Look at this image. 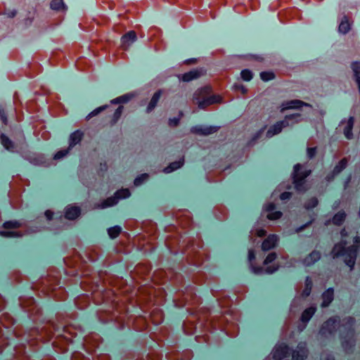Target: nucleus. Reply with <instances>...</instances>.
<instances>
[{
  "instance_id": "obj_1",
  "label": "nucleus",
  "mask_w": 360,
  "mask_h": 360,
  "mask_svg": "<svg viewBox=\"0 0 360 360\" xmlns=\"http://www.w3.org/2000/svg\"><path fill=\"white\" fill-rule=\"evenodd\" d=\"M354 319L347 317L344 319L342 322L339 317L335 316L330 318L322 325L319 333L321 336L328 338L339 330L342 340V345L344 349L348 352L353 347L354 343Z\"/></svg>"
},
{
  "instance_id": "obj_2",
  "label": "nucleus",
  "mask_w": 360,
  "mask_h": 360,
  "mask_svg": "<svg viewBox=\"0 0 360 360\" xmlns=\"http://www.w3.org/2000/svg\"><path fill=\"white\" fill-rule=\"evenodd\" d=\"M347 235L346 229H342L341 231L342 240L339 243L335 245L331 255L334 259L342 257L345 263L350 267V270H352L356 259L357 250L360 247V238L354 237L353 245L347 247L349 243L344 239Z\"/></svg>"
},
{
  "instance_id": "obj_3",
  "label": "nucleus",
  "mask_w": 360,
  "mask_h": 360,
  "mask_svg": "<svg viewBox=\"0 0 360 360\" xmlns=\"http://www.w3.org/2000/svg\"><path fill=\"white\" fill-rule=\"evenodd\" d=\"M221 97L219 95L212 94V89L210 86H205L198 89L193 94V102L198 105L200 109H205L207 107L220 103Z\"/></svg>"
},
{
  "instance_id": "obj_4",
  "label": "nucleus",
  "mask_w": 360,
  "mask_h": 360,
  "mask_svg": "<svg viewBox=\"0 0 360 360\" xmlns=\"http://www.w3.org/2000/svg\"><path fill=\"white\" fill-rule=\"evenodd\" d=\"M23 224L20 221H7L2 225L4 230L0 231V236L6 238L21 237L24 235V232L20 230Z\"/></svg>"
},
{
  "instance_id": "obj_5",
  "label": "nucleus",
  "mask_w": 360,
  "mask_h": 360,
  "mask_svg": "<svg viewBox=\"0 0 360 360\" xmlns=\"http://www.w3.org/2000/svg\"><path fill=\"white\" fill-rule=\"evenodd\" d=\"M309 170L304 169L300 164H297L294 167L293 184L295 189L298 192H304L307 190L305 186V179L310 174Z\"/></svg>"
},
{
  "instance_id": "obj_6",
  "label": "nucleus",
  "mask_w": 360,
  "mask_h": 360,
  "mask_svg": "<svg viewBox=\"0 0 360 360\" xmlns=\"http://www.w3.org/2000/svg\"><path fill=\"white\" fill-rule=\"evenodd\" d=\"M311 107V105L307 103H305L301 100L295 99L288 101L282 103L280 107V112L281 113L285 112L287 110H300L302 107Z\"/></svg>"
},
{
  "instance_id": "obj_7",
  "label": "nucleus",
  "mask_w": 360,
  "mask_h": 360,
  "mask_svg": "<svg viewBox=\"0 0 360 360\" xmlns=\"http://www.w3.org/2000/svg\"><path fill=\"white\" fill-rule=\"evenodd\" d=\"M205 74V71L202 68L193 69L183 75H179V79L184 82H190L198 79Z\"/></svg>"
},
{
  "instance_id": "obj_8",
  "label": "nucleus",
  "mask_w": 360,
  "mask_h": 360,
  "mask_svg": "<svg viewBox=\"0 0 360 360\" xmlns=\"http://www.w3.org/2000/svg\"><path fill=\"white\" fill-rule=\"evenodd\" d=\"M307 354L308 349H307L306 343L300 342L297 348L292 351V360H304L307 358Z\"/></svg>"
},
{
  "instance_id": "obj_9",
  "label": "nucleus",
  "mask_w": 360,
  "mask_h": 360,
  "mask_svg": "<svg viewBox=\"0 0 360 360\" xmlns=\"http://www.w3.org/2000/svg\"><path fill=\"white\" fill-rule=\"evenodd\" d=\"M289 347L284 345H276L272 352V356L275 360H282L285 358L289 353Z\"/></svg>"
},
{
  "instance_id": "obj_10",
  "label": "nucleus",
  "mask_w": 360,
  "mask_h": 360,
  "mask_svg": "<svg viewBox=\"0 0 360 360\" xmlns=\"http://www.w3.org/2000/svg\"><path fill=\"white\" fill-rule=\"evenodd\" d=\"M217 127L195 126L191 128V131L193 134L207 136L217 132Z\"/></svg>"
},
{
  "instance_id": "obj_11",
  "label": "nucleus",
  "mask_w": 360,
  "mask_h": 360,
  "mask_svg": "<svg viewBox=\"0 0 360 360\" xmlns=\"http://www.w3.org/2000/svg\"><path fill=\"white\" fill-rule=\"evenodd\" d=\"M353 20L352 17L344 15L339 24L338 30L340 33L347 34L350 30Z\"/></svg>"
},
{
  "instance_id": "obj_12",
  "label": "nucleus",
  "mask_w": 360,
  "mask_h": 360,
  "mask_svg": "<svg viewBox=\"0 0 360 360\" xmlns=\"http://www.w3.org/2000/svg\"><path fill=\"white\" fill-rule=\"evenodd\" d=\"M80 208L76 205H70L65 209V217L69 220L75 219L80 215Z\"/></svg>"
},
{
  "instance_id": "obj_13",
  "label": "nucleus",
  "mask_w": 360,
  "mask_h": 360,
  "mask_svg": "<svg viewBox=\"0 0 360 360\" xmlns=\"http://www.w3.org/2000/svg\"><path fill=\"white\" fill-rule=\"evenodd\" d=\"M137 39L136 34L134 31H129L122 37V46L124 50H127L129 46L133 44Z\"/></svg>"
},
{
  "instance_id": "obj_14",
  "label": "nucleus",
  "mask_w": 360,
  "mask_h": 360,
  "mask_svg": "<svg viewBox=\"0 0 360 360\" xmlns=\"http://www.w3.org/2000/svg\"><path fill=\"white\" fill-rule=\"evenodd\" d=\"M285 124L283 120L277 122L274 125L271 126L267 132H266V136L268 138H271L274 136V135L280 134L283 129L286 128Z\"/></svg>"
},
{
  "instance_id": "obj_15",
  "label": "nucleus",
  "mask_w": 360,
  "mask_h": 360,
  "mask_svg": "<svg viewBox=\"0 0 360 360\" xmlns=\"http://www.w3.org/2000/svg\"><path fill=\"white\" fill-rule=\"evenodd\" d=\"M278 241V238L275 234L269 235L262 243V249L264 251L269 250L275 248Z\"/></svg>"
},
{
  "instance_id": "obj_16",
  "label": "nucleus",
  "mask_w": 360,
  "mask_h": 360,
  "mask_svg": "<svg viewBox=\"0 0 360 360\" xmlns=\"http://www.w3.org/2000/svg\"><path fill=\"white\" fill-rule=\"evenodd\" d=\"M302 115L300 113H294L285 116L283 120L287 127H292L302 121Z\"/></svg>"
},
{
  "instance_id": "obj_17",
  "label": "nucleus",
  "mask_w": 360,
  "mask_h": 360,
  "mask_svg": "<svg viewBox=\"0 0 360 360\" xmlns=\"http://www.w3.org/2000/svg\"><path fill=\"white\" fill-rule=\"evenodd\" d=\"M83 136L84 134L80 130H77L72 133L69 139V148H71L79 143L82 139Z\"/></svg>"
},
{
  "instance_id": "obj_18",
  "label": "nucleus",
  "mask_w": 360,
  "mask_h": 360,
  "mask_svg": "<svg viewBox=\"0 0 360 360\" xmlns=\"http://www.w3.org/2000/svg\"><path fill=\"white\" fill-rule=\"evenodd\" d=\"M321 258V253L319 251H312L303 259V264L306 266L314 264L316 262Z\"/></svg>"
},
{
  "instance_id": "obj_19",
  "label": "nucleus",
  "mask_w": 360,
  "mask_h": 360,
  "mask_svg": "<svg viewBox=\"0 0 360 360\" xmlns=\"http://www.w3.org/2000/svg\"><path fill=\"white\" fill-rule=\"evenodd\" d=\"M0 141L3 146L11 152H14L15 147L14 143L5 134H1Z\"/></svg>"
},
{
  "instance_id": "obj_20",
  "label": "nucleus",
  "mask_w": 360,
  "mask_h": 360,
  "mask_svg": "<svg viewBox=\"0 0 360 360\" xmlns=\"http://www.w3.org/2000/svg\"><path fill=\"white\" fill-rule=\"evenodd\" d=\"M316 307H310L307 309H306L302 314L300 320L302 323H304V326H306L307 323L310 320V319L312 317V316L316 312Z\"/></svg>"
},
{
  "instance_id": "obj_21",
  "label": "nucleus",
  "mask_w": 360,
  "mask_h": 360,
  "mask_svg": "<svg viewBox=\"0 0 360 360\" xmlns=\"http://www.w3.org/2000/svg\"><path fill=\"white\" fill-rule=\"evenodd\" d=\"M334 291L333 288H329L322 295V307H328L333 300Z\"/></svg>"
},
{
  "instance_id": "obj_22",
  "label": "nucleus",
  "mask_w": 360,
  "mask_h": 360,
  "mask_svg": "<svg viewBox=\"0 0 360 360\" xmlns=\"http://www.w3.org/2000/svg\"><path fill=\"white\" fill-rule=\"evenodd\" d=\"M161 93H162V90H158L153 94V96L152 98L150 99V101L149 102V104L147 107V109H146L147 112H150L152 110H154V108L157 105V103L160 98Z\"/></svg>"
},
{
  "instance_id": "obj_23",
  "label": "nucleus",
  "mask_w": 360,
  "mask_h": 360,
  "mask_svg": "<svg viewBox=\"0 0 360 360\" xmlns=\"http://www.w3.org/2000/svg\"><path fill=\"white\" fill-rule=\"evenodd\" d=\"M118 202V200L115 195L114 196H111L104 200L101 205L97 206L98 208L104 209L108 207H111L116 205Z\"/></svg>"
},
{
  "instance_id": "obj_24",
  "label": "nucleus",
  "mask_w": 360,
  "mask_h": 360,
  "mask_svg": "<svg viewBox=\"0 0 360 360\" xmlns=\"http://www.w3.org/2000/svg\"><path fill=\"white\" fill-rule=\"evenodd\" d=\"M354 126V118L350 117L347 122L346 126L344 128V134L347 139H351L353 137L352 129Z\"/></svg>"
},
{
  "instance_id": "obj_25",
  "label": "nucleus",
  "mask_w": 360,
  "mask_h": 360,
  "mask_svg": "<svg viewBox=\"0 0 360 360\" xmlns=\"http://www.w3.org/2000/svg\"><path fill=\"white\" fill-rule=\"evenodd\" d=\"M124 107L122 105H120L114 112L112 116L109 120V124L110 126L114 125L118 120L120 118L122 113L123 112Z\"/></svg>"
},
{
  "instance_id": "obj_26",
  "label": "nucleus",
  "mask_w": 360,
  "mask_h": 360,
  "mask_svg": "<svg viewBox=\"0 0 360 360\" xmlns=\"http://www.w3.org/2000/svg\"><path fill=\"white\" fill-rule=\"evenodd\" d=\"M278 269V265L273 264L269 266H266L265 269L259 268L258 269H254L255 273L261 274V273H266V274H273Z\"/></svg>"
},
{
  "instance_id": "obj_27",
  "label": "nucleus",
  "mask_w": 360,
  "mask_h": 360,
  "mask_svg": "<svg viewBox=\"0 0 360 360\" xmlns=\"http://www.w3.org/2000/svg\"><path fill=\"white\" fill-rule=\"evenodd\" d=\"M184 164V160L172 162L169 166L164 169V172L170 173L179 168H180Z\"/></svg>"
},
{
  "instance_id": "obj_28",
  "label": "nucleus",
  "mask_w": 360,
  "mask_h": 360,
  "mask_svg": "<svg viewBox=\"0 0 360 360\" xmlns=\"http://www.w3.org/2000/svg\"><path fill=\"white\" fill-rule=\"evenodd\" d=\"M348 160L346 158L342 159L338 164L335 167L333 173L338 174L341 172L347 165Z\"/></svg>"
},
{
  "instance_id": "obj_29",
  "label": "nucleus",
  "mask_w": 360,
  "mask_h": 360,
  "mask_svg": "<svg viewBox=\"0 0 360 360\" xmlns=\"http://www.w3.org/2000/svg\"><path fill=\"white\" fill-rule=\"evenodd\" d=\"M51 8L56 11H63L66 9L63 0H52L51 2Z\"/></svg>"
},
{
  "instance_id": "obj_30",
  "label": "nucleus",
  "mask_w": 360,
  "mask_h": 360,
  "mask_svg": "<svg viewBox=\"0 0 360 360\" xmlns=\"http://www.w3.org/2000/svg\"><path fill=\"white\" fill-rule=\"evenodd\" d=\"M346 214L344 212H338L333 218V223L335 225H340L345 221Z\"/></svg>"
},
{
  "instance_id": "obj_31",
  "label": "nucleus",
  "mask_w": 360,
  "mask_h": 360,
  "mask_svg": "<svg viewBox=\"0 0 360 360\" xmlns=\"http://www.w3.org/2000/svg\"><path fill=\"white\" fill-rule=\"evenodd\" d=\"M312 288V281L309 277H307L305 281V288L302 292V296L307 297L309 295Z\"/></svg>"
},
{
  "instance_id": "obj_32",
  "label": "nucleus",
  "mask_w": 360,
  "mask_h": 360,
  "mask_svg": "<svg viewBox=\"0 0 360 360\" xmlns=\"http://www.w3.org/2000/svg\"><path fill=\"white\" fill-rule=\"evenodd\" d=\"M115 196L117 197V200L127 198L130 195V191L127 188L121 189L117 191L115 193Z\"/></svg>"
},
{
  "instance_id": "obj_33",
  "label": "nucleus",
  "mask_w": 360,
  "mask_h": 360,
  "mask_svg": "<svg viewBox=\"0 0 360 360\" xmlns=\"http://www.w3.org/2000/svg\"><path fill=\"white\" fill-rule=\"evenodd\" d=\"M152 321L155 324H160L162 321V314L161 311H153L151 314Z\"/></svg>"
},
{
  "instance_id": "obj_34",
  "label": "nucleus",
  "mask_w": 360,
  "mask_h": 360,
  "mask_svg": "<svg viewBox=\"0 0 360 360\" xmlns=\"http://www.w3.org/2000/svg\"><path fill=\"white\" fill-rule=\"evenodd\" d=\"M120 232L121 228L117 226L111 227L108 230V235L111 238H117L120 235Z\"/></svg>"
},
{
  "instance_id": "obj_35",
  "label": "nucleus",
  "mask_w": 360,
  "mask_h": 360,
  "mask_svg": "<svg viewBox=\"0 0 360 360\" xmlns=\"http://www.w3.org/2000/svg\"><path fill=\"white\" fill-rule=\"evenodd\" d=\"M131 99V96L129 94H125L123 96H121L120 97H117L113 100L111 101L112 103H126Z\"/></svg>"
},
{
  "instance_id": "obj_36",
  "label": "nucleus",
  "mask_w": 360,
  "mask_h": 360,
  "mask_svg": "<svg viewBox=\"0 0 360 360\" xmlns=\"http://www.w3.org/2000/svg\"><path fill=\"white\" fill-rule=\"evenodd\" d=\"M318 202L319 201L316 198H311L304 203V207L307 210L312 209L318 205Z\"/></svg>"
},
{
  "instance_id": "obj_37",
  "label": "nucleus",
  "mask_w": 360,
  "mask_h": 360,
  "mask_svg": "<svg viewBox=\"0 0 360 360\" xmlns=\"http://www.w3.org/2000/svg\"><path fill=\"white\" fill-rule=\"evenodd\" d=\"M240 76L244 81L248 82L252 79L253 74L250 70L245 69L241 71Z\"/></svg>"
},
{
  "instance_id": "obj_38",
  "label": "nucleus",
  "mask_w": 360,
  "mask_h": 360,
  "mask_svg": "<svg viewBox=\"0 0 360 360\" xmlns=\"http://www.w3.org/2000/svg\"><path fill=\"white\" fill-rule=\"evenodd\" d=\"M261 79L264 82H268L275 78V75L272 72H262L260 73Z\"/></svg>"
},
{
  "instance_id": "obj_39",
  "label": "nucleus",
  "mask_w": 360,
  "mask_h": 360,
  "mask_svg": "<svg viewBox=\"0 0 360 360\" xmlns=\"http://www.w3.org/2000/svg\"><path fill=\"white\" fill-rule=\"evenodd\" d=\"M107 108H108V105H103V106H101V107H98V108H96L95 110H94L92 112H91L87 115L86 120H89L91 117H94L96 115H98L100 112H101L102 111L105 110Z\"/></svg>"
},
{
  "instance_id": "obj_40",
  "label": "nucleus",
  "mask_w": 360,
  "mask_h": 360,
  "mask_svg": "<svg viewBox=\"0 0 360 360\" xmlns=\"http://www.w3.org/2000/svg\"><path fill=\"white\" fill-rule=\"evenodd\" d=\"M70 149V148H68L67 149H63L58 151L54 155V159L57 160L63 159L68 154Z\"/></svg>"
},
{
  "instance_id": "obj_41",
  "label": "nucleus",
  "mask_w": 360,
  "mask_h": 360,
  "mask_svg": "<svg viewBox=\"0 0 360 360\" xmlns=\"http://www.w3.org/2000/svg\"><path fill=\"white\" fill-rule=\"evenodd\" d=\"M276 257L277 255L275 252L269 253L264 261V265L267 266L269 264L274 262L276 259Z\"/></svg>"
},
{
  "instance_id": "obj_42",
  "label": "nucleus",
  "mask_w": 360,
  "mask_h": 360,
  "mask_svg": "<svg viewBox=\"0 0 360 360\" xmlns=\"http://www.w3.org/2000/svg\"><path fill=\"white\" fill-rule=\"evenodd\" d=\"M148 178V175L147 174H143L141 176L137 177L134 180V185L138 186H140L143 181L147 180Z\"/></svg>"
},
{
  "instance_id": "obj_43",
  "label": "nucleus",
  "mask_w": 360,
  "mask_h": 360,
  "mask_svg": "<svg viewBox=\"0 0 360 360\" xmlns=\"http://www.w3.org/2000/svg\"><path fill=\"white\" fill-rule=\"evenodd\" d=\"M282 216V213L279 211L270 212L267 214V218L270 220H276L281 218Z\"/></svg>"
},
{
  "instance_id": "obj_44",
  "label": "nucleus",
  "mask_w": 360,
  "mask_h": 360,
  "mask_svg": "<svg viewBox=\"0 0 360 360\" xmlns=\"http://www.w3.org/2000/svg\"><path fill=\"white\" fill-rule=\"evenodd\" d=\"M0 119L4 124H7L8 120L4 108L0 105Z\"/></svg>"
},
{
  "instance_id": "obj_45",
  "label": "nucleus",
  "mask_w": 360,
  "mask_h": 360,
  "mask_svg": "<svg viewBox=\"0 0 360 360\" xmlns=\"http://www.w3.org/2000/svg\"><path fill=\"white\" fill-rule=\"evenodd\" d=\"M316 153V147H310L308 146L307 148V156L309 158H312L315 156Z\"/></svg>"
},
{
  "instance_id": "obj_46",
  "label": "nucleus",
  "mask_w": 360,
  "mask_h": 360,
  "mask_svg": "<svg viewBox=\"0 0 360 360\" xmlns=\"http://www.w3.org/2000/svg\"><path fill=\"white\" fill-rule=\"evenodd\" d=\"M255 251L253 250H249V251H248L249 262L252 264V262L255 260Z\"/></svg>"
},
{
  "instance_id": "obj_47",
  "label": "nucleus",
  "mask_w": 360,
  "mask_h": 360,
  "mask_svg": "<svg viewBox=\"0 0 360 360\" xmlns=\"http://www.w3.org/2000/svg\"><path fill=\"white\" fill-rule=\"evenodd\" d=\"M275 209V205L273 202H269L266 204L264 207V210L266 212H271Z\"/></svg>"
},
{
  "instance_id": "obj_48",
  "label": "nucleus",
  "mask_w": 360,
  "mask_h": 360,
  "mask_svg": "<svg viewBox=\"0 0 360 360\" xmlns=\"http://www.w3.org/2000/svg\"><path fill=\"white\" fill-rule=\"evenodd\" d=\"M179 122V120L178 118L170 119L169 120V125L172 127H176L178 125Z\"/></svg>"
},
{
  "instance_id": "obj_49",
  "label": "nucleus",
  "mask_w": 360,
  "mask_h": 360,
  "mask_svg": "<svg viewBox=\"0 0 360 360\" xmlns=\"http://www.w3.org/2000/svg\"><path fill=\"white\" fill-rule=\"evenodd\" d=\"M291 196V193L290 192H283L281 194L280 198L281 200H285L289 199Z\"/></svg>"
},
{
  "instance_id": "obj_50",
  "label": "nucleus",
  "mask_w": 360,
  "mask_h": 360,
  "mask_svg": "<svg viewBox=\"0 0 360 360\" xmlns=\"http://www.w3.org/2000/svg\"><path fill=\"white\" fill-rule=\"evenodd\" d=\"M44 214L48 221H51L53 219V212L52 211L46 210Z\"/></svg>"
},
{
  "instance_id": "obj_51",
  "label": "nucleus",
  "mask_w": 360,
  "mask_h": 360,
  "mask_svg": "<svg viewBox=\"0 0 360 360\" xmlns=\"http://www.w3.org/2000/svg\"><path fill=\"white\" fill-rule=\"evenodd\" d=\"M266 231L264 229H258L257 230V235L259 237H263L266 235Z\"/></svg>"
},
{
  "instance_id": "obj_52",
  "label": "nucleus",
  "mask_w": 360,
  "mask_h": 360,
  "mask_svg": "<svg viewBox=\"0 0 360 360\" xmlns=\"http://www.w3.org/2000/svg\"><path fill=\"white\" fill-rule=\"evenodd\" d=\"M322 360H335V359L330 355H326V356H322Z\"/></svg>"
},
{
  "instance_id": "obj_53",
  "label": "nucleus",
  "mask_w": 360,
  "mask_h": 360,
  "mask_svg": "<svg viewBox=\"0 0 360 360\" xmlns=\"http://www.w3.org/2000/svg\"><path fill=\"white\" fill-rule=\"evenodd\" d=\"M59 292H61V293H63V297L61 298V300H65V297H66V295H65V294L64 293L63 290L60 288V289H59Z\"/></svg>"
},
{
  "instance_id": "obj_54",
  "label": "nucleus",
  "mask_w": 360,
  "mask_h": 360,
  "mask_svg": "<svg viewBox=\"0 0 360 360\" xmlns=\"http://www.w3.org/2000/svg\"><path fill=\"white\" fill-rule=\"evenodd\" d=\"M240 88H241V91H242L243 93H244V92H245V91H247V90L245 89V87H244V86H240Z\"/></svg>"
},
{
  "instance_id": "obj_55",
  "label": "nucleus",
  "mask_w": 360,
  "mask_h": 360,
  "mask_svg": "<svg viewBox=\"0 0 360 360\" xmlns=\"http://www.w3.org/2000/svg\"><path fill=\"white\" fill-rule=\"evenodd\" d=\"M102 360H108V357L107 356H103L102 358H101Z\"/></svg>"
},
{
  "instance_id": "obj_56",
  "label": "nucleus",
  "mask_w": 360,
  "mask_h": 360,
  "mask_svg": "<svg viewBox=\"0 0 360 360\" xmlns=\"http://www.w3.org/2000/svg\"><path fill=\"white\" fill-rule=\"evenodd\" d=\"M84 299H86V297H81V298H78V299H77V300L76 301L77 304L78 303L79 300H84Z\"/></svg>"
}]
</instances>
